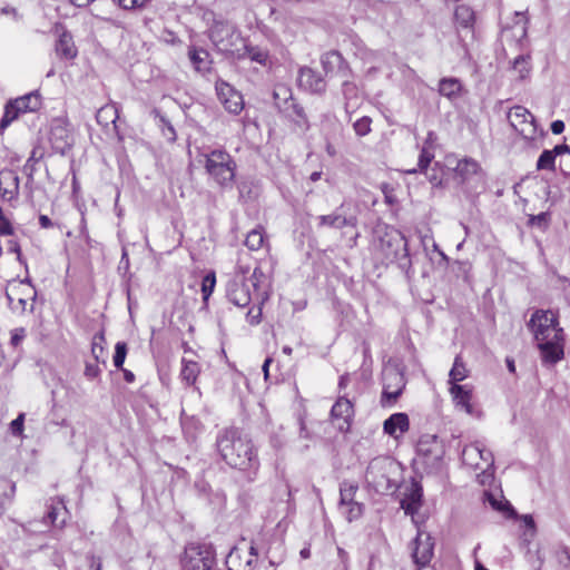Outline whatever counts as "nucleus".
<instances>
[{
    "label": "nucleus",
    "mask_w": 570,
    "mask_h": 570,
    "mask_svg": "<svg viewBox=\"0 0 570 570\" xmlns=\"http://www.w3.org/2000/svg\"><path fill=\"white\" fill-rule=\"evenodd\" d=\"M45 156V151L41 147L37 146L32 149L29 158L27 159L24 166H23V173L24 175L29 178V179H32L33 178V175H35V171H36V167L35 165L41 160Z\"/></svg>",
    "instance_id": "36"
},
{
    "label": "nucleus",
    "mask_w": 570,
    "mask_h": 570,
    "mask_svg": "<svg viewBox=\"0 0 570 570\" xmlns=\"http://www.w3.org/2000/svg\"><path fill=\"white\" fill-rule=\"evenodd\" d=\"M321 63L326 75L332 73L335 70L344 72L346 69V62L343 56L336 50L324 53L321 57Z\"/></svg>",
    "instance_id": "28"
},
{
    "label": "nucleus",
    "mask_w": 570,
    "mask_h": 570,
    "mask_svg": "<svg viewBox=\"0 0 570 570\" xmlns=\"http://www.w3.org/2000/svg\"><path fill=\"white\" fill-rule=\"evenodd\" d=\"M20 114L22 112L16 108L14 101H9L6 105L3 117L0 120V128H7Z\"/></svg>",
    "instance_id": "42"
},
{
    "label": "nucleus",
    "mask_w": 570,
    "mask_h": 570,
    "mask_svg": "<svg viewBox=\"0 0 570 570\" xmlns=\"http://www.w3.org/2000/svg\"><path fill=\"white\" fill-rule=\"evenodd\" d=\"M456 171L463 181H468L473 176L484 178L480 164L473 158L461 159L456 165Z\"/></svg>",
    "instance_id": "27"
},
{
    "label": "nucleus",
    "mask_w": 570,
    "mask_h": 570,
    "mask_svg": "<svg viewBox=\"0 0 570 570\" xmlns=\"http://www.w3.org/2000/svg\"><path fill=\"white\" fill-rule=\"evenodd\" d=\"M297 82L299 87L315 94H322L326 89L325 80L316 70L309 67H303L299 69Z\"/></svg>",
    "instance_id": "20"
},
{
    "label": "nucleus",
    "mask_w": 570,
    "mask_h": 570,
    "mask_svg": "<svg viewBox=\"0 0 570 570\" xmlns=\"http://www.w3.org/2000/svg\"><path fill=\"white\" fill-rule=\"evenodd\" d=\"M434 543L428 532L419 531L414 539L413 560L419 568H430L429 563L433 557Z\"/></svg>",
    "instance_id": "17"
},
{
    "label": "nucleus",
    "mask_w": 570,
    "mask_h": 570,
    "mask_svg": "<svg viewBox=\"0 0 570 570\" xmlns=\"http://www.w3.org/2000/svg\"><path fill=\"white\" fill-rule=\"evenodd\" d=\"M383 392L381 396V404L383 406L392 405L405 386L403 375L395 368H387L383 373Z\"/></svg>",
    "instance_id": "13"
},
{
    "label": "nucleus",
    "mask_w": 570,
    "mask_h": 570,
    "mask_svg": "<svg viewBox=\"0 0 570 570\" xmlns=\"http://www.w3.org/2000/svg\"><path fill=\"white\" fill-rule=\"evenodd\" d=\"M454 21L462 28H472L474 23L473 10L464 4L458 6L454 11Z\"/></svg>",
    "instance_id": "33"
},
{
    "label": "nucleus",
    "mask_w": 570,
    "mask_h": 570,
    "mask_svg": "<svg viewBox=\"0 0 570 570\" xmlns=\"http://www.w3.org/2000/svg\"><path fill=\"white\" fill-rule=\"evenodd\" d=\"M181 363H183V368L180 372L181 380L187 385H194L199 373H200V367H199L198 363H196L194 361H187L185 358H183Z\"/></svg>",
    "instance_id": "34"
},
{
    "label": "nucleus",
    "mask_w": 570,
    "mask_h": 570,
    "mask_svg": "<svg viewBox=\"0 0 570 570\" xmlns=\"http://www.w3.org/2000/svg\"><path fill=\"white\" fill-rule=\"evenodd\" d=\"M254 303L256 306L252 307L246 314L247 322L252 325L258 324L262 320V305L263 304H259V301H256Z\"/></svg>",
    "instance_id": "49"
},
{
    "label": "nucleus",
    "mask_w": 570,
    "mask_h": 570,
    "mask_svg": "<svg viewBox=\"0 0 570 570\" xmlns=\"http://www.w3.org/2000/svg\"><path fill=\"white\" fill-rule=\"evenodd\" d=\"M450 380L449 382L452 384H456L458 382L463 381L468 377V370L461 358V356H456L453 363V366L449 373Z\"/></svg>",
    "instance_id": "37"
},
{
    "label": "nucleus",
    "mask_w": 570,
    "mask_h": 570,
    "mask_svg": "<svg viewBox=\"0 0 570 570\" xmlns=\"http://www.w3.org/2000/svg\"><path fill=\"white\" fill-rule=\"evenodd\" d=\"M90 569L91 570H101V560L95 556H90Z\"/></svg>",
    "instance_id": "62"
},
{
    "label": "nucleus",
    "mask_w": 570,
    "mask_h": 570,
    "mask_svg": "<svg viewBox=\"0 0 570 570\" xmlns=\"http://www.w3.org/2000/svg\"><path fill=\"white\" fill-rule=\"evenodd\" d=\"M68 511L66 509L65 502L62 499H51L49 504V510L47 513V520L57 528H62L66 523Z\"/></svg>",
    "instance_id": "26"
},
{
    "label": "nucleus",
    "mask_w": 570,
    "mask_h": 570,
    "mask_svg": "<svg viewBox=\"0 0 570 570\" xmlns=\"http://www.w3.org/2000/svg\"><path fill=\"white\" fill-rule=\"evenodd\" d=\"M126 356H127V344L125 342H117V344L115 346L114 358H112L115 367L122 368Z\"/></svg>",
    "instance_id": "45"
},
{
    "label": "nucleus",
    "mask_w": 570,
    "mask_h": 570,
    "mask_svg": "<svg viewBox=\"0 0 570 570\" xmlns=\"http://www.w3.org/2000/svg\"><path fill=\"white\" fill-rule=\"evenodd\" d=\"M203 156L204 166L210 179L222 188H230L236 173L234 158L224 149H213Z\"/></svg>",
    "instance_id": "5"
},
{
    "label": "nucleus",
    "mask_w": 570,
    "mask_h": 570,
    "mask_svg": "<svg viewBox=\"0 0 570 570\" xmlns=\"http://www.w3.org/2000/svg\"><path fill=\"white\" fill-rule=\"evenodd\" d=\"M118 118V109L115 105H106L98 109L96 114L97 122L104 127L115 124Z\"/></svg>",
    "instance_id": "35"
},
{
    "label": "nucleus",
    "mask_w": 570,
    "mask_h": 570,
    "mask_svg": "<svg viewBox=\"0 0 570 570\" xmlns=\"http://www.w3.org/2000/svg\"><path fill=\"white\" fill-rule=\"evenodd\" d=\"M39 224L42 228H50L53 226L51 219L46 215L39 216Z\"/></svg>",
    "instance_id": "63"
},
{
    "label": "nucleus",
    "mask_w": 570,
    "mask_h": 570,
    "mask_svg": "<svg viewBox=\"0 0 570 570\" xmlns=\"http://www.w3.org/2000/svg\"><path fill=\"white\" fill-rule=\"evenodd\" d=\"M433 158H434V155L430 151V149L426 146H423L420 157H419V164H417L419 170L424 171L429 167V165ZM416 171H417V169H412L409 173H416Z\"/></svg>",
    "instance_id": "47"
},
{
    "label": "nucleus",
    "mask_w": 570,
    "mask_h": 570,
    "mask_svg": "<svg viewBox=\"0 0 570 570\" xmlns=\"http://www.w3.org/2000/svg\"><path fill=\"white\" fill-rule=\"evenodd\" d=\"M476 456L483 460L488 465L493 464V455L491 451L483 448L480 443L470 444L462 451V459L464 463L479 468V463L474 462Z\"/></svg>",
    "instance_id": "23"
},
{
    "label": "nucleus",
    "mask_w": 570,
    "mask_h": 570,
    "mask_svg": "<svg viewBox=\"0 0 570 570\" xmlns=\"http://www.w3.org/2000/svg\"><path fill=\"white\" fill-rule=\"evenodd\" d=\"M450 393L455 402V405L468 414H472V390L468 385L452 384Z\"/></svg>",
    "instance_id": "25"
},
{
    "label": "nucleus",
    "mask_w": 570,
    "mask_h": 570,
    "mask_svg": "<svg viewBox=\"0 0 570 570\" xmlns=\"http://www.w3.org/2000/svg\"><path fill=\"white\" fill-rule=\"evenodd\" d=\"M529 326L534 334L543 363L556 364L563 358V330L559 327L558 317L553 312H534L530 318Z\"/></svg>",
    "instance_id": "1"
},
{
    "label": "nucleus",
    "mask_w": 570,
    "mask_h": 570,
    "mask_svg": "<svg viewBox=\"0 0 570 570\" xmlns=\"http://www.w3.org/2000/svg\"><path fill=\"white\" fill-rule=\"evenodd\" d=\"M91 354L97 363L100 362V360L102 361V363H105V360L102 357L104 356V346L100 343H98L96 341V338L94 340L92 345H91Z\"/></svg>",
    "instance_id": "55"
},
{
    "label": "nucleus",
    "mask_w": 570,
    "mask_h": 570,
    "mask_svg": "<svg viewBox=\"0 0 570 570\" xmlns=\"http://www.w3.org/2000/svg\"><path fill=\"white\" fill-rule=\"evenodd\" d=\"M24 413H20L11 423L10 431L13 435H21L23 432Z\"/></svg>",
    "instance_id": "51"
},
{
    "label": "nucleus",
    "mask_w": 570,
    "mask_h": 570,
    "mask_svg": "<svg viewBox=\"0 0 570 570\" xmlns=\"http://www.w3.org/2000/svg\"><path fill=\"white\" fill-rule=\"evenodd\" d=\"M215 284L216 277L214 273H208L207 275L204 276L202 282V293L204 301H207L208 297L212 295Z\"/></svg>",
    "instance_id": "46"
},
{
    "label": "nucleus",
    "mask_w": 570,
    "mask_h": 570,
    "mask_svg": "<svg viewBox=\"0 0 570 570\" xmlns=\"http://www.w3.org/2000/svg\"><path fill=\"white\" fill-rule=\"evenodd\" d=\"M371 118L362 117L353 124L355 134L360 137L366 136L371 131Z\"/></svg>",
    "instance_id": "48"
},
{
    "label": "nucleus",
    "mask_w": 570,
    "mask_h": 570,
    "mask_svg": "<svg viewBox=\"0 0 570 570\" xmlns=\"http://www.w3.org/2000/svg\"><path fill=\"white\" fill-rule=\"evenodd\" d=\"M215 88L219 101L228 112L237 115L243 110L244 100L240 92L235 90L229 83L222 80L216 82Z\"/></svg>",
    "instance_id": "16"
},
{
    "label": "nucleus",
    "mask_w": 570,
    "mask_h": 570,
    "mask_svg": "<svg viewBox=\"0 0 570 570\" xmlns=\"http://www.w3.org/2000/svg\"><path fill=\"white\" fill-rule=\"evenodd\" d=\"M381 249L387 262L403 261V263H400L402 267L411 266L407 240L402 233L397 230L386 233L385 236L381 238Z\"/></svg>",
    "instance_id": "9"
},
{
    "label": "nucleus",
    "mask_w": 570,
    "mask_h": 570,
    "mask_svg": "<svg viewBox=\"0 0 570 570\" xmlns=\"http://www.w3.org/2000/svg\"><path fill=\"white\" fill-rule=\"evenodd\" d=\"M548 213H540L539 215L532 216L530 218L531 224L542 226L547 225L548 222Z\"/></svg>",
    "instance_id": "58"
},
{
    "label": "nucleus",
    "mask_w": 570,
    "mask_h": 570,
    "mask_svg": "<svg viewBox=\"0 0 570 570\" xmlns=\"http://www.w3.org/2000/svg\"><path fill=\"white\" fill-rule=\"evenodd\" d=\"M118 6L128 10L144 7L148 0H114Z\"/></svg>",
    "instance_id": "52"
},
{
    "label": "nucleus",
    "mask_w": 570,
    "mask_h": 570,
    "mask_svg": "<svg viewBox=\"0 0 570 570\" xmlns=\"http://www.w3.org/2000/svg\"><path fill=\"white\" fill-rule=\"evenodd\" d=\"M24 335L26 334H24L23 328H16L11 335V344L13 346H18L21 343V341L23 340Z\"/></svg>",
    "instance_id": "57"
},
{
    "label": "nucleus",
    "mask_w": 570,
    "mask_h": 570,
    "mask_svg": "<svg viewBox=\"0 0 570 570\" xmlns=\"http://www.w3.org/2000/svg\"><path fill=\"white\" fill-rule=\"evenodd\" d=\"M83 374H85V376L87 379L94 380V379L99 376L100 368H99V366L96 363H89L88 362V363H86Z\"/></svg>",
    "instance_id": "54"
},
{
    "label": "nucleus",
    "mask_w": 570,
    "mask_h": 570,
    "mask_svg": "<svg viewBox=\"0 0 570 570\" xmlns=\"http://www.w3.org/2000/svg\"><path fill=\"white\" fill-rule=\"evenodd\" d=\"M256 559L257 551L254 546H250L248 552L245 553V560L239 548H233L226 557V566L228 570H253Z\"/></svg>",
    "instance_id": "19"
},
{
    "label": "nucleus",
    "mask_w": 570,
    "mask_h": 570,
    "mask_svg": "<svg viewBox=\"0 0 570 570\" xmlns=\"http://www.w3.org/2000/svg\"><path fill=\"white\" fill-rule=\"evenodd\" d=\"M550 151H552L556 157L559 155L569 154L570 147L567 144H560V145L554 146V148L551 149Z\"/></svg>",
    "instance_id": "59"
},
{
    "label": "nucleus",
    "mask_w": 570,
    "mask_h": 570,
    "mask_svg": "<svg viewBox=\"0 0 570 570\" xmlns=\"http://www.w3.org/2000/svg\"><path fill=\"white\" fill-rule=\"evenodd\" d=\"M489 502L493 509L505 513L507 518H519L517 511L509 501H498L493 495H489ZM520 520L524 524V530L521 534V540L525 544H530L537 535L535 522L531 514H523Z\"/></svg>",
    "instance_id": "12"
},
{
    "label": "nucleus",
    "mask_w": 570,
    "mask_h": 570,
    "mask_svg": "<svg viewBox=\"0 0 570 570\" xmlns=\"http://www.w3.org/2000/svg\"><path fill=\"white\" fill-rule=\"evenodd\" d=\"M445 449L436 435L424 434L416 444V463L422 465L426 473L436 474L443 468Z\"/></svg>",
    "instance_id": "6"
},
{
    "label": "nucleus",
    "mask_w": 570,
    "mask_h": 570,
    "mask_svg": "<svg viewBox=\"0 0 570 570\" xmlns=\"http://www.w3.org/2000/svg\"><path fill=\"white\" fill-rule=\"evenodd\" d=\"M558 560H559V563L564 567H568L570 564V552L567 548H562L558 552Z\"/></svg>",
    "instance_id": "56"
},
{
    "label": "nucleus",
    "mask_w": 570,
    "mask_h": 570,
    "mask_svg": "<svg viewBox=\"0 0 570 570\" xmlns=\"http://www.w3.org/2000/svg\"><path fill=\"white\" fill-rule=\"evenodd\" d=\"M402 481V466L391 456L381 455L372 459L366 468L367 487L381 494L394 493Z\"/></svg>",
    "instance_id": "3"
},
{
    "label": "nucleus",
    "mask_w": 570,
    "mask_h": 570,
    "mask_svg": "<svg viewBox=\"0 0 570 570\" xmlns=\"http://www.w3.org/2000/svg\"><path fill=\"white\" fill-rule=\"evenodd\" d=\"M511 127L525 140H534L538 134L534 116L523 106H514L508 112Z\"/></svg>",
    "instance_id": "11"
},
{
    "label": "nucleus",
    "mask_w": 570,
    "mask_h": 570,
    "mask_svg": "<svg viewBox=\"0 0 570 570\" xmlns=\"http://www.w3.org/2000/svg\"><path fill=\"white\" fill-rule=\"evenodd\" d=\"M16 104V108L20 110L22 114L28 111H36L41 106V98L38 92H30L22 97H19L13 100Z\"/></svg>",
    "instance_id": "30"
},
{
    "label": "nucleus",
    "mask_w": 570,
    "mask_h": 570,
    "mask_svg": "<svg viewBox=\"0 0 570 570\" xmlns=\"http://www.w3.org/2000/svg\"><path fill=\"white\" fill-rule=\"evenodd\" d=\"M410 428V421L406 413H394L384 421V433L397 439L405 433Z\"/></svg>",
    "instance_id": "22"
},
{
    "label": "nucleus",
    "mask_w": 570,
    "mask_h": 570,
    "mask_svg": "<svg viewBox=\"0 0 570 570\" xmlns=\"http://www.w3.org/2000/svg\"><path fill=\"white\" fill-rule=\"evenodd\" d=\"M531 57L529 55H520L513 61V70L518 73L519 79H525L531 71Z\"/></svg>",
    "instance_id": "38"
},
{
    "label": "nucleus",
    "mask_w": 570,
    "mask_h": 570,
    "mask_svg": "<svg viewBox=\"0 0 570 570\" xmlns=\"http://www.w3.org/2000/svg\"><path fill=\"white\" fill-rule=\"evenodd\" d=\"M215 550L208 543H188L180 557V570H215Z\"/></svg>",
    "instance_id": "8"
},
{
    "label": "nucleus",
    "mask_w": 570,
    "mask_h": 570,
    "mask_svg": "<svg viewBox=\"0 0 570 570\" xmlns=\"http://www.w3.org/2000/svg\"><path fill=\"white\" fill-rule=\"evenodd\" d=\"M342 91L345 99H351L356 96V85L352 81L345 80L342 85Z\"/></svg>",
    "instance_id": "53"
},
{
    "label": "nucleus",
    "mask_w": 570,
    "mask_h": 570,
    "mask_svg": "<svg viewBox=\"0 0 570 570\" xmlns=\"http://www.w3.org/2000/svg\"><path fill=\"white\" fill-rule=\"evenodd\" d=\"M0 195L7 202L17 199L19 195V177L11 169L0 171Z\"/></svg>",
    "instance_id": "21"
},
{
    "label": "nucleus",
    "mask_w": 570,
    "mask_h": 570,
    "mask_svg": "<svg viewBox=\"0 0 570 570\" xmlns=\"http://www.w3.org/2000/svg\"><path fill=\"white\" fill-rule=\"evenodd\" d=\"M281 112L289 118L299 130L306 131L309 128L308 119L304 108L299 106L296 100L289 101V105L283 107Z\"/></svg>",
    "instance_id": "24"
},
{
    "label": "nucleus",
    "mask_w": 570,
    "mask_h": 570,
    "mask_svg": "<svg viewBox=\"0 0 570 570\" xmlns=\"http://www.w3.org/2000/svg\"><path fill=\"white\" fill-rule=\"evenodd\" d=\"M273 96L275 105L279 109V111L283 110V107L289 105V101L295 100L292 96L291 89L286 86H277L274 90Z\"/></svg>",
    "instance_id": "39"
},
{
    "label": "nucleus",
    "mask_w": 570,
    "mask_h": 570,
    "mask_svg": "<svg viewBox=\"0 0 570 570\" xmlns=\"http://www.w3.org/2000/svg\"><path fill=\"white\" fill-rule=\"evenodd\" d=\"M264 244V228L263 227H256L253 230H250L245 239V245L250 250H258Z\"/></svg>",
    "instance_id": "40"
},
{
    "label": "nucleus",
    "mask_w": 570,
    "mask_h": 570,
    "mask_svg": "<svg viewBox=\"0 0 570 570\" xmlns=\"http://www.w3.org/2000/svg\"><path fill=\"white\" fill-rule=\"evenodd\" d=\"M554 160H556V157L552 151L543 150L537 161V168L539 170H542V169L553 170L554 169Z\"/></svg>",
    "instance_id": "44"
},
{
    "label": "nucleus",
    "mask_w": 570,
    "mask_h": 570,
    "mask_svg": "<svg viewBox=\"0 0 570 570\" xmlns=\"http://www.w3.org/2000/svg\"><path fill=\"white\" fill-rule=\"evenodd\" d=\"M0 235L11 236L13 235V227L11 222L4 216L2 208L0 207Z\"/></svg>",
    "instance_id": "50"
},
{
    "label": "nucleus",
    "mask_w": 570,
    "mask_h": 570,
    "mask_svg": "<svg viewBox=\"0 0 570 570\" xmlns=\"http://www.w3.org/2000/svg\"><path fill=\"white\" fill-rule=\"evenodd\" d=\"M461 89L462 85L456 78H442L440 80L439 92L449 99L458 97Z\"/></svg>",
    "instance_id": "32"
},
{
    "label": "nucleus",
    "mask_w": 570,
    "mask_h": 570,
    "mask_svg": "<svg viewBox=\"0 0 570 570\" xmlns=\"http://www.w3.org/2000/svg\"><path fill=\"white\" fill-rule=\"evenodd\" d=\"M57 53L66 59H72L77 55L72 38L68 33H62L56 45Z\"/></svg>",
    "instance_id": "31"
},
{
    "label": "nucleus",
    "mask_w": 570,
    "mask_h": 570,
    "mask_svg": "<svg viewBox=\"0 0 570 570\" xmlns=\"http://www.w3.org/2000/svg\"><path fill=\"white\" fill-rule=\"evenodd\" d=\"M346 204L343 203L336 210L328 215H322L318 217V226H327L332 228H344V227H356L357 217L355 215H347Z\"/></svg>",
    "instance_id": "18"
},
{
    "label": "nucleus",
    "mask_w": 570,
    "mask_h": 570,
    "mask_svg": "<svg viewBox=\"0 0 570 570\" xmlns=\"http://www.w3.org/2000/svg\"><path fill=\"white\" fill-rule=\"evenodd\" d=\"M265 279L261 268H255L248 279L244 276H235L227 284V298L238 307H246L256 301L264 304L268 299L267 292L262 288Z\"/></svg>",
    "instance_id": "4"
},
{
    "label": "nucleus",
    "mask_w": 570,
    "mask_h": 570,
    "mask_svg": "<svg viewBox=\"0 0 570 570\" xmlns=\"http://www.w3.org/2000/svg\"><path fill=\"white\" fill-rule=\"evenodd\" d=\"M8 250L11 252V253H16L17 256H18V259L20 261L21 252H20V246H19L17 240L10 239L8 242Z\"/></svg>",
    "instance_id": "61"
},
{
    "label": "nucleus",
    "mask_w": 570,
    "mask_h": 570,
    "mask_svg": "<svg viewBox=\"0 0 570 570\" xmlns=\"http://www.w3.org/2000/svg\"><path fill=\"white\" fill-rule=\"evenodd\" d=\"M216 446L222 459L229 466L257 472L259 460L253 441L238 429L220 431L216 439Z\"/></svg>",
    "instance_id": "2"
},
{
    "label": "nucleus",
    "mask_w": 570,
    "mask_h": 570,
    "mask_svg": "<svg viewBox=\"0 0 570 570\" xmlns=\"http://www.w3.org/2000/svg\"><path fill=\"white\" fill-rule=\"evenodd\" d=\"M10 307L18 313L33 312L36 289L28 279L22 281L10 288L6 293Z\"/></svg>",
    "instance_id": "10"
},
{
    "label": "nucleus",
    "mask_w": 570,
    "mask_h": 570,
    "mask_svg": "<svg viewBox=\"0 0 570 570\" xmlns=\"http://www.w3.org/2000/svg\"><path fill=\"white\" fill-rule=\"evenodd\" d=\"M341 512L346 517L347 521L351 522L353 520L358 519L363 512V505L356 501L347 502Z\"/></svg>",
    "instance_id": "43"
},
{
    "label": "nucleus",
    "mask_w": 570,
    "mask_h": 570,
    "mask_svg": "<svg viewBox=\"0 0 570 570\" xmlns=\"http://www.w3.org/2000/svg\"><path fill=\"white\" fill-rule=\"evenodd\" d=\"M436 141V135L433 131H429L426 139L424 141V146H426L429 149L433 146V144Z\"/></svg>",
    "instance_id": "64"
},
{
    "label": "nucleus",
    "mask_w": 570,
    "mask_h": 570,
    "mask_svg": "<svg viewBox=\"0 0 570 570\" xmlns=\"http://www.w3.org/2000/svg\"><path fill=\"white\" fill-rule=\"evenodd\" d=\"M357 485L350 482H342L340 487V509H343L347 502H353Z\"/></svg>",
    "instance_id": "41"
},
{
    "label": "nucleus",
    "mask_w": 570,
    "mask_h": 570,
    "mask_svg": "<svg viewBox=\"0 0 570 570\" xmlns=\"http://www.w3.org/2000/svg\"><path fill=\"white\" fill-rule=\"evenodd\" d=\"M209 38L220 52L240 58L244 39L230 22L215 21L210 28Z\"/></svg>",
    "instance_id": "7"
},
{
    "label": "nucleus",
    "mask_w": 570,
    "mask_h": 570,
    "mask_svg": "<svg viewBox=\"0 0 570 570\" xmlns=\"http://www.w3.org/2000/svg\"><path fill=\"white\" fill-rule=\"evenodd\" d=\"M49 140L52 149L65 155L72 146V137L67 121L61 118L55 119L51 124Z\"/></svg>",
    "instance_id": "15"
},
{
    "label": "nucleus",
    "mask_w": 570,
    "mask_h": 570,
    "mask_svg": "<svg viewBox=\"0 0 570 570\" xmlns=\"http://www.w3.org/2000/svg\"><path fill=\"white\" fill-rule=\"evenodd\" d=\"M354 417V406L345 396H341L334 403L331 410V419L336 429L342 433H347L351 429Z\"/></svg>",
    "instance_id": "14"
},
{
    "label": "nucleus",
    "mask_w": 570,
    "mask_h": 570,
    "mask_svg": "<svg viewBox=\"0 0 570 570\" xmlns=\"http://www.w3.org/2000/svg\"><path fill=\"white\" fill-rule=\"evenodd\" d=\"M243 57H248L252 61L257 62L262 66H267L271 63L268 50L261 48L258 46L247 45L245 41L244 47L242 49L240 58Z\"/></svg>",
    "instance_id": "29"
},
{
    "label": "nucleus",
    "mask_w": 570,
    "mask_h": 570,
    "mask_svg": "<svg viewBox=\"0 0 570 570\" xmlns=\"http://www.w3.org/2000/svg\"><path fill=\"white\" fill-rule=\"evenodd\" d=\"M564 130V122L562 120H554L552 124H551V131L554 134V135H560L562 134Z\"/></svg>",
    "instance_id": "60"
}]
</instances>
